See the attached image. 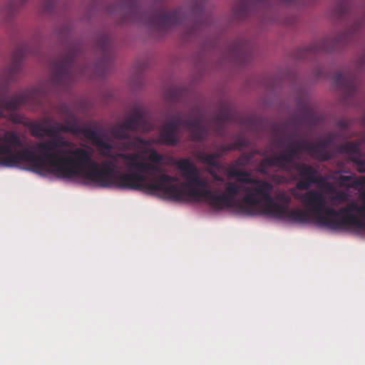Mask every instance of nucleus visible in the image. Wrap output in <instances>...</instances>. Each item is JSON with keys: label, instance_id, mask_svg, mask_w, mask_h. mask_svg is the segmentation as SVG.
Masks as SVG:
<instances>
[{"label": "nucleus", "instance_id": "1", "mask_svg": "<svg viewBox=\"0 0 365 365\" xmlns=\"http://www.w3.org/2000/svg\"><path fill=\"white\" fill-rule=\"evenodd\" d=\"M92 150L76 149L61 139L51 138L32 150L22 151L16 143H0V164L31 170L41 175L79 179L98 186V167L91 160Z\"/></svg>", "mask_w": 365, "mask_h": 365}, {"label": "nucleus", "instance_id": "2", "mask_svg": "<svg viewBox=\"0 0 365 365\" xmlns=\"http://www.w3.org/2000/svg\"><path fill=\"white\" fill-rule=\"evenodd\" d=\"M272 187L269 184L251 180L249 178H240L237 180L236 187H229V195L245 194V203L252 209L247 211L249 214H264L267 216L279 217L284 213V209L272 202L269 197L268 192Z\"/></svg>", "mask_w": 365, "mask_h": 365}, {"label": "nucleus", "instance_id": "3", "mask_svg": "<svg viewBox=\"0 0 365 365\" xmlns=\"http://www.w3.org/2000/svg\"><path fill=\"white\" fill-rule=\"evenodd\" d=\"M338 215L334 212H326L322 217H319L317 220L316 223L319 225H324L327 227H333L332 220L336 219Z\"/></svg>", "mask_w": 365, "mask_h": 365}, {"label": "nucleus", "instance_id": "4", "mask_svg": "<svg viewBox=\"0 0 365 365\" xmlns=\"http://www.w3.org/2000/svg\"><path fill=\"white\" fill-rule=\"evenodd\" d=\"M304 201L311 205L320 206L323 202V197L318 193H309L305 196Z\"/></svg>", "mask_w": 365, "mask_h": 365}, {"label": "nucleus", "instance_id": "5", "mask_svg": "<svg viewBox=\"0 0 365 365\" xmlns=\"http://www.w3.org/2000/svg\"><path fill=\"white\" fill-rule=\"evenodd\" d=\"M96 145L98 148L104 154L107 155L108 154V152L110 151V148L108 146V145L103 142H97Z\"/></svg>", "mask_w": 365, "mask_h": 365}, {"label": "nucleus", "instance_id": "6", "mask_svg": "<svg viewBox=\"0 0 365 365\" xmlns=\"http://www.w3.org/2000/svg\"><path fill=\"white\" fill-rule=\"evenodd\" d=\"M297 220L301 222H307L309 220L307 217H298Z\"/></svg>", "mask_w": 365, "mask_h": 365}, {"label": "nucleus", "instance_id": "7", "mask_svg": "<svg viewBox=\"0 0 365 365\" xmlns=\"http://www.w3.org/2000/svg\"><path fill=\"white\" fill-rule=\"evenodd\" d=\"M298 187H299V189H303L304 188V186H303L302 183H299L298 185Z\"/></svg>", "mask_w": 365, "mask_h": 365}]
</instances>
